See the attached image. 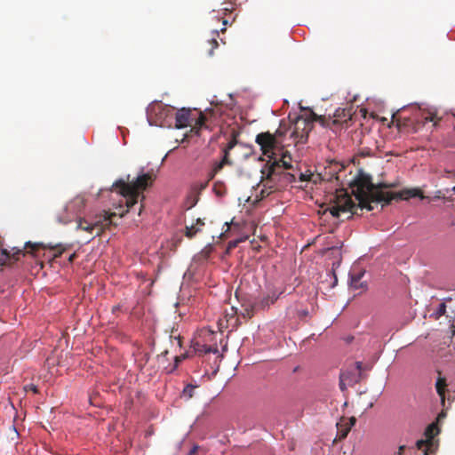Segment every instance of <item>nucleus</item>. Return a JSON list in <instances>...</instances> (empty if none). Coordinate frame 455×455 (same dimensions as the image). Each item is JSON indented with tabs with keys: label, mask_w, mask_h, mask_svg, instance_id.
<instances>
[{
	"label": "nucleus",
	"mask_w": 455,
	"mask_h": 455,
	"mask_svg": "<svg viewBox=\"0 0 455 455\" xmlns=\"http://www.w3.org/2000/svg\"><path fill=\"white\" fill-rule=\"evenodd\" d=\"M217 172H215L212 169L211 170V172L208 173V180H212L214 179V177L216 176Z\"/></svg>",
	"instance_id": "e433bc0d"
},
{
	"label": "nucleus",
	"mask_w": 455,
	"mask_h": 455,
	"mask_svg": "<svg viewBox=\"0 0 455 455\" xmlns=\"http://www.w3.org/2000/svg\"><path fill=\"white\" fill-rule=\"evenodd\" d=\"M320 179V175L319 174H313V173H300V176H299V180L300 181H312L314 183H316L317 180Z\"/></svg>",
	"instance_id": "b1692460"
},
{
	"label": "nucleus",
	"mask_w": 455,
	"mask_h": 455,
	"mask_svg": "<svg viewBox=\"0 0 455 455\" xmlns=\"http://www.w3.org/2000/svg\"><path fill=\"white\" fill-rule=\"evenodd\" d=\"M440 119L436 110L422 108L415 104L403 107L392 116V123L399 129H408L412 132L416 131V124L433 122L436 125Z\"/></svg>",
	"instance_id": "f03ea898"
},
{
	"label": "nucleus",
	"mask_w": 455,
	"mask_h": 455,
	"mask_svg": "<svg viewBox=\"0 0 455 455\" xmlns=\"http://www.w3.org/2000/svg\"><path fill=\"white\" fill-rule=\"evenodd\" d=\"M423 451V455H430V452H433L434 451H428V450H421Z\"/></svg>",
	"instance_id": "37998d69"
},
{
	"label": "nucleus",
	"mask_w": 455,
	"mask_h": 455,
	"mask_svg": "<svg viewBox=\"0 0 455 455\" xmlns=\"http://www.w3.org/2000/svg\"><path fill=\"white\" fill-rule=\"evenodd\" d=\"M356 367H357V369H359V370H360V369H361V367H362V363H361V362H357V363H356Z\"/></svg>",
	"instance_id": "a18cd8bd"
},
{
	"label": "nucleus",
	"mask_w": 455,
	"mask_h": 455,
	"mask_svg": "<svg viewBox=\"0 0 455 455\" xmlns=\"http://www.w3.org/2000/svg\"><path fill=\"white\" fill-rule=\"evenodd\" d=\"M364 272H359L357 274H351L350 275V285L354 289H360L363 288L364 285L363 283H361V278L363 276Z\"/></svg>",
	"instance_id": "aec40b11"
},
{
	"label": "nucleus",
	"mask_w": 455,
	"mask_h": 455,
	"mask_svg": "<svg viewBox=\"0 0 455 455\" xmlns=\"http://www.w3.org/2000/svg\"><path fill=\"white\" fill-rule=\"evenodd\" d=\"M453 191H455V187L452 188Z\"/></svg>",
	"instance_id": "5fc2aeb1"
},
{
	"label": "nucleus",
	"mask_w": 455,
	"mask_h": 455,
	"mask_svg": "<svg viewBox=\"0 0 455 455\" xmlns=\"http://www.w3.org/2000/svg\"><path fill=\"white\" fill-rule=\"evenodd\" d=\"M438 378L435 383V388L438 395L441 397L443 403L444 402V394L447 387L446 379L441 376V372L438 371Z\"/></svg>",
	"instance_id": "6ab92c4d"
},
{
	"label": "nucleus",
	"mask_w": 455,
	"mask_h": 455,
	"mask_svg": "<svg viewBox=\"0 0 455 455\" xmlns=\"http://www.w3.org/2000/svg\"><path fill=\"white\" fill-rule=\"evenodd\" d=\"M239 242L240 240L230 241L228 243L226 252L229 253L231 250L235 249L238 245Z\"/></svg>",
	"instance_id": "cd10ccee"
},
{
	"label": "nucleus",
	"mask_w": 455,
	"mask_h": 455,
	"mask_svg": "<svg viewBox=\"0 0 455 455\" xmlns=\"http://www.w3.org/2000/svg\"><path fill=\"white\" fill-rule=\"evenodd\" d=\"M60 221L63 222V223H68V221H70V219H65V220H60Z\"/></svg>",
	"instance_id": "49530a36"
},
{
	"label": "nucleus",
	"mask_w": 455,
	"mask_h": 455,
	"mask_svg": "<svg viewBox=\"0 0 455 455\" xmlns=\"http://www.w3.org/2000/svg\"><path fill=\"white\" fill-rule=\"evenodd\" d=\"M314 122H319L322 126H329V123H326V116H318L311 109H305L304 113L296 119L293 131L291 133L295 144L307 142Z\"/></svg>",
	"instance_id": "20e7f679"
},
{
	"label": "nucleus",
	"mask_w": 455,
	"mask_h": 455,
	"mask_svg": "<svg viewBox=\"0 0 455 455\" xmlns=\"http://www.w3.org/2000/svg\"><path fill=\"white\" fill-rule=\"evenodd\" d=\"M284 170L275 158H274L271 164L267 163L261 170V182L264 188L273 189L274 184L276 183L278 178H281L282 174L285 172Z\"/></svg>",
	"instance_id": "1a4fd4ad"
},
{
	"label": "nucleus",
	"mask_w": 455,
	"mask_h": 455,
	"mask_svg": "<svg viewBox=\"0 0 455 455\" xmlns=\"http://www.w3.org/2000/svg\"><path fill=\"white\" fill-rule=\"evenodd\" d=\"M197 347H195V350L203 353V354H209V353H217L218 348H212L210 346L203 345L200 346L199 344H196Z\"/></svg>",
	"instance_id": "393cba45"
},
{
	"label": "nucleus",
	"mask_w": 455,
	"mask_h": 455,
	"mask_svg": "<svg viewBox=\"0 0 455 455\" xmlns=\"http://www.w3.org/2000/svg\"><path fill=\"white\" fill-rule=\"evenodd\" d=\"M224 166H225V165H224V164L220 161V162H217V163H215V164H213V166H212V170H213L215 172H217V173H218L219 172H220V171L223 169V167H224Z\"/></svg>",
	"instance_id": "7c9ffc66"
},
{
	"label": "nucleus",
	"mask_w": 455,
	"mask_h": 455,
	"mask_svg": "<svg viewBox=\"0 0 455 455\" xmlns=\"http://www.w3.org/2000/svg\"><path fill=\"white\" fill-rule=\"evenodd\" d=\"M174 360H175V364H174V366L172 367V369L171 370V371H172L173 370H175V369L178 367V364L182 361V360H181V356H180V355H176V356H175V358H174Z\"/></svg>",
	"instance_id": "72a5a7b5"
},
{
	"label": "nucleus",
	"mask_w": 455,
	"mask_h": 455,
	"mask_svg": "<svg viewBox=\"0 0 455 455\" xmlns=\"http://www.w3.org/2000/svg\"><path fill=\"white\" fill-rule=\"evenodd\" d=\"M168 354V351L165 350L161 355H158V360H161L164 356H165Z\"/></svg>",
	"instance_id": "a19ab883"
},
{
	"label": "nucleus",
	"mask_w": 455,
	"mask_h": 455,
	"mask_svg": "<svg viewBox=\"0 0 455 455\" xmlns=\"http://www.w3.org/2000/svg\"><path fill=\"white\" fill-rule=\"evenodd\" d=\"M237 141H236V139L235 137H233L228 143V145L226 146V148H224V152H228L235 148V146L236 145Z\"/></svg>",
	"instance_id": "bb28decb"
},
{
	"label": "nucleus",
	"mask_w": 455,
	"mask_h": 455,
	"mask_svg": "<svg viewBox=\"0 0 455 455\" xmlns=\"http://www.w3.org/2000/svg\"><path fill=\"white\" fill-rule=\"evenodd\" d=\"M412 197H419L421 199H424L425 196H423L421 190L419 188H407L403 189L397 193L393 192H386V193H378L376 195V198L378 202H383L385 204H388L393 200L397 199H403L407 200Z\"/></svg>",
	"instance_id": "9b49d317"
},
{
	"label": "nucleus",
	"mask_w": 455,
	"mask_h": 455,
	"mask_svg": "<svg viewBox=\"0 0 455 455\" xmlns=\"http://www.w3.org/2000/svg\"><path fill=\"white\" fill-rule=\"evenodd\" d=\"M212 18H213V19H215V20H220V17L219 16V12H218L216 15H214ZM221 20H222V24H223L224 26L228 25V20L227 19H225L224 17H221Z\"/></svg>",
	"instance_id": "473e14b6"
},
{
	"label": "nucleus",
	"mask_w": 455,
	"mask_h": 455,
	"mask_svg": "<svg viewBox=\"0 0 455 455\" xmlns=\"http://www.w3.org/2000/svg\"><path fill=\"white\" fill-rule=\"evenodd\" d=\"M445 310H446L445 304L444 303L440 304L439 308H438L439 315H443L445 313Z\"/></svg>",
	"instance_id": "f704fd0d"
},
{
	"label": "nucleus",
	"mask_w": 455,
	"mask_h": 455,
	"mask_svg": "<svg viewBox=\"0 0 455 455\" xmlns=\"http://www.w3.org/2000/svg\"><path fill=\"white\" fill-rule=\"evenodd\" d=\"M212 35V38L208 41V44L211 46V48L208 52V54L210 56H212L213 54V50L219 46V43L217 41V37H219V31L213 30Z\"/></svg>",
	"instance_id": "5701e85b"
},
{
	"label": "nucleus",
	"mask_w": 455,
	"mask_h": 455,
	"mask_svg": "<svg viewBox=\"0 0 455 455\" xmlns=\"http://www.w3.org/2000/svg\"><path fill=\"white\" fill-rule=\"evenodd\" d=\"M207 185L208 181L205 183L196 184L192 188L191 192L187 198V203L188 204V209H191L197 204L201 191L205 189Z\"/></svg>",
	"instance_id": "dca6fc26"
},
{
	"label": "nucleus",
	"mask_w": 455,
	"mask_h": 455,
	"mask_svg": "<svg viewBox=\"0 0 455 455\" xmlns=\"http://www.w3.org/2000/svg\"><path fill=\"white\" fill-rule=\"evenodd\" d=\"M144 358H145V361L147 362L148 360V354H145L144 355Z\"/></svg>",
	"instance_id": "09e8293b"
},
{
	"label": "nucleus",
	"mask_w": 455,
	"mask_h": 455,
	"mask_svg": "<svg viewBox=\"0 0 455 455\" xmlns=\"http://www.w3.org/2000/svg\"><path fill=\"white\" fill-rule=\"evenodd\" d=\"M44 248V246L43 243L27 242L23 249L13 247L12 251H8L6 249H3L2 243H0V267L4 265H12L18 261L21 255L24 256L26 254L24 250L30 249V251L28 252L35 253L39 249Z\"/></svg>",
	"instance_id": "423d86ee"
},
{
	"label": "nucleus",
	"mask_w": 455,
	"mask_h": 455,
	"mask_svg": "<svg viewBox=\"0 0 455 455\" xmlns=\"http://www.w3.org/2000/svg\"><path fill=\"white\" fill-rule=\"evenodd\" d=\"M439 432L437 427L435 424H431L427 427L426 429V436L427 440H419L416 443V446L419 450H428V451H434L435 447V441L434 436L437 435Z\"/></svg>",
	"instance_id": "f8f14e48"
},
{
	"label": "nucleus",
	"mask_w": 455,
	"mask_h": 455,
	"mask_svg": "<svg viewBox=\"0 0 455 455\" xmlns=\"http://www.w3.org/2000/svg\"><path fill=\"white\" fill-rule=\"evenodd\" d=\"M256 143L260 147L262 154L270 159H274L275 149L283 147L282 141L269 132L259 133L255 139Z\"/></svg>",
	"instance_id": "9d476101"
},
{
	"label": "nucleus",
	"mask_w": 455,
	"mask_h": 455,
	"mask_svg": "<svg viewBox=\"0 0 455 455\" xmlns=\"http://www.w3.org/2000/svg\"><path fill=\"white\" fill-rule=\"evenodd\" d=\"M220 31H221L222 33H224V32L226 31V28H222L220 29Z\"/></svg>",
	"instance_id": "864d4df0"
},
{
	"label": "nucleus",
	"mask_w": 455,
	"mask_h": 455,
	"mask_svg": "<svg viewBox=\"0 0 455 455\" xmlns=\"http://www.w3.org/2000/svg\"><path fill=\"white\" fill-rule=\"evenodd\" d=\"M224 166H225V165H224V164L220 161V162H217V163H215V164H213V166H212V170H213L215 172H217V173H218L219 172H220V171L223 169V167H224Z\"/></svg>",
	"instance_id": "c756f323"
},
{
	"label": "nucleus",
	"mask_w": 455,
	"mask_h": 455,
	"mask_svg": "<svg viewBox=\"0 0 455 455\" xmlns=\"http://www.w3.org/2000/svg\"><path fill=\"white\" fill-rule=\"evenodd\" d=\"M85 206V198L83 196H76L65 206L64 211L67 216H76L82 212Z\"/></svg>",
	"instance_id": "2eb2a0df"
},
{
	"label": "nucleus",
	"mask_w": 455,
	"mask_h": 455,
	"mask_svg": "<svg viewBox=\"0 0 455 455\" xmlns=\"http://www.w3.org/2000/svg\"><path fill=\"white\" fill-rule=\"evenodd\" d=\"M277 161L285 170H289V169L292 168V165L291 163V156L287 151L283 153L281 158Z\"/></svg>",
	"instance_id": "412c9836"
},
{
	"label": "nucleus",
	"mask_w": 455,
	"mask_h": 455,
	"mask_svg": "<svg viewBox=\"0 0 455 455\" xmlns=\"http://www.w3.org/2000/svg\"><path fill=\"white\" fill-rule=\"evenodd\" d=\"M295 176L290 172H285L282 174L281 178H278L276 183L274 184V188L277 189L281 187H285L295 181Z\"/></svg>",
	"instance_id": "a211bd4d"
},
{
	"label": "nucleus",
	"mask_w": 455,
	"mask_h": 455,
	"mask_svg": "<svg viewBox=\"0 0 455 455\" xmlns=\"http://www.w3.org/2000/svg\"><path fill=\"white\" fill-rule=\"evenodd\" d=\"M352 118V110L351 108H338L333 114V116L326 117V123H329L328 128H331L337 124H346L347 121Z\"/></svg>",
	"instance_id": "ddd939ff"
},
{
	"label": "nucleus",
	"mask_w": 455,
	"mask_h": 455,
	"mask_svg": "<svg viewBox=\"0 0 455 455\" xmlns=\"http://www.w3.org/2000/svg\"><path fill=\"white\" fill-rule=\"evenodd\" d=\"M197 449H198V447H197V446H194V447L190 450V451H189L188 455H197Z\"/></svg>",
	"instance_id": "4c0bfd02"
},
{
	"label": "nucleus",
	"mask_w": 455,
	"mask_h": 455,
	"mask_svg": "<svg viewBox=\"0 0 455 455\" xmlns=\"http://www.w3.org/2000/svg\"><path fill=\"white\" fill-rule=\"evenodd\" d=\"M404 449V446H400L399 447V454H401V451Z\"/></svg>",
	"instance_id": "8fccbe9b"
},
{
	"label": "nucleus",
	"mask_w": 455,
	"mask_h": 455,
	"mask_svg": "<svg viewBox=\"0 0 455 455\" xmlns=\"http://www.w3.org/2000/svg\"><path fill=\"white\" fill-rule=\"evenodd\" d=\"M197 387V386H195V385H192V384H188L187 385L182 393H181V395L180 397L185 399V400H189L191 399L193 396H194V393H195V390L196 388Z\"/></svg>",
	"instance_id": "4be33fe9"
},
{
	"label": "nucleus",
	"mask_w": 455,
	"mask_h": 455,
	"mask_svg": "<svg viewBox=\"0 0 455 455\" xmlns=\"http://www.w3.org/2000/svg\"><path fill=\"white\" fill-rule=\"evenodd\" d=\"M232 10H233V7L231 9L224 8L221 11H222L223 14L226 15L228 12H230Z\"/></svg>",
	"instance_id": "ea45409f"
},
{
	"label": "nucleus",
	"mask_w": 455,
	"mask_h": 455,
	"mask_svg": "<svg viewBox=\"0 0 455 455\" xmlns=\"http://www.w3.org/2000/svg\"><path fill=\"white\" fill-rule=\"evenodd\" d=\"M395 187V183H379L375 185L371 182L370 176L360 174L351 183L352 193L358 201V204H356L347 192L341 191L336 195L333 204L328 210L336 218H339L341 213H349V216L357 214L356 211L358 208L371 211L373 210L371 203H379L376 195L378 193H386L383 191L384 188Z\"/></svg>",
	"instance_id": "f257e3e1"
},
{
	"label": "nucleus",
	"mask_w": 455,
	"mask_h": 455,
	"mask_svg": "<svg viewBox=\"0 0 455 455\" xmlns=\"http://www.w3.org/2000/svg\"><path fill=\"white\" fill-rule=\"evenodd\" d=\"M148 113L150 118L156 116L155 122L160 126H171L173 120L174 108L161 102L152 104Z\"/></svg>",
	"instance_id": "6e6552de"
},
{
	"label": "nucleus",
	"mask_w": 455,
	"mask_h": 455,
	"mask_svg": "<svg viewBox=\"0 0 455 455\" xmlns=\"http://www.w3.org/2000/svg\"><path fill=\"white\" fill-rule=\"evenodd\" d=\"M178 344H179L180 346H181V340H180V338H179V339H178Z\"/></svg>",
	"instance_id": "603ef678"
},
{
	"label": "nucleus",
	"mask_w": 455,
	"mask_h": 455,
	"mask_svg": "<svg viewBox=\"0 0 455 455\" xmlns=\"http://www.w3.org/2000/svg\"><path fill=\"white\" fill-rule=\"evenodd\" d=\"M118 180L112 185V188L125 197L126 212H128L137 203L140 196V192L150 187L155 180L152 173H141L134 180Z\"/></svg>",
	"instance_id": "7ed1b4c3"
},
{
	"label": "nucleus",
	"mask_w": 455,
	"mask_h": 455,
	"mask_svg": "<svg viewBox=\"0 0 455 455\" xmlns=\"http://www.w3.org/2000/svg\"><path fill=\"white\" fill-rule=\"evenodd\" d=\"M180 356H181V360H184L187 357H188V353H184V354L180 355Z\"/></svg>",
	"instance_id": "c03bdc74"
},
{
	"label": "nucleus",
	"mask_w": 455,
	"mask_h": 455,
	"mask_svg": "<svg viewBox=\"0 0 455 455\" xmlns=\"http://www.w3.org/2000/svg\"><path fill=\"white\" fill-rule=\"evenodd\" d=\"M355 422L356 419L355 417H350L349 419L341 418L336 425L337 436L334 439V442L345 439L350 432L351 427L355 426Z\"/></svg>",
	"instance_id": "4468645a"
},
{
	"label": "nucleus",
	"mask_w": 455,
	"mask_h": 455,
	"mask_svg": "<svg viewBox=\"0 0 455 455\" xmlns=\"http://www.w3.org/2000/svg\"><path fill=\"white\" fill-rule=\"evenodd\" d=\"M76 257V253L71 254L68 258V261L73 262V260L75 259Z\"/></svg>",
	"instance_id": "79ce46f5"
},
{
	"label": "nucleus",
	"mask_w": 455,
	"mask_h": 455,
	"mask_svg": "<svg viewBox=\"0 0 455 455\" xmlns=\"http://www.w3.org/2000/svg\"><path fill=\"white\" fill-rule=\"evenodd\" d=\"M54 249L58 251L54 254V257H60L63 253V251H65V248L62 247L61 245L56 246V247H54Z\"/></svg>",
	"instance_id": "2f4dec72"
},
{
	"label": "nucleus",
	"mask_w": 455,
	"mask_h": 455,
	"mask_svg": "<svg viewBox=\"0 0 455 455\" xmlns=\"http://www.w3.org/2000/svg\"><path fill=\"white\" fill-rule=\"evenodd\" d=\"M406 116H411V111H408V112H405L404 114Z\"/></svg>",
	"instance_id": "de8ad7c7"
},
{
	"label": "nucleus",
	"mask_w": 455,
	"mask_h": 455,
	"mask_svg": "<svg viewBox=\"0 0 455 455\" xmlns=\"http://www.w3.org/2000/svg\"><path fill=\"white\" fill-rule=\"evenodd\" d=\"M228 156H229L228 152H224L223 158L220 161L224 165H227V164L231 165L232 164V162L228 158Z\"/></svg>",
	"instance_id": "c85d7f7f"
},
{
	"label": "nucleus",
	"mask_w": 455,
	"mask_h": 455,
	"mask_svg": "<svg viewBox=\"0 0 455 455\" xmlns=\"http://www.w3.org/2000/svg\"><path fill=\"white\" fill-rule=\"evenodd\" d=\"M116 213H105L103 218H100V220H94V221H89L86 219L79 218L77 220V225L76 228L80 230H84L90 235H92V238L95 236L100 235L106 227H108L110 224V216H116Z\"/></svg>",
	"instance_id": "0eeeda50"
},
{
	"label": "nucleus",
	"mask_w": 455,
	"mask_h": 455,
	"mask_svg": "<svg viewBox=\"0 0 455 455\" xmlns=\"http://www.w3.org/2000/svg\"><path fill=\"white\" fill-rule=\"evenodd\" d=\"M274 135L276 136L277 140H279V138L283 135V132L281 131V129H278Z\"/></svg>",
	"instance_id": "58836bf2"
},
{
	"label": "nucleus",
	"mask_w": 455,
	"mask_h": 455,
	"mask_svg": "<svg viewBox=\"0 0 455 455\" xmlns=\"http://www.w3.org/2000/svg\"><path fill=\"white\" fill-rule=\"evenodd\" d=\"M204 222L201 219H197L196 224L186 227L185 235L188 238H193L198 232L202 230Z\"/></svg>",
	"instance_id": "f3484780"
},
{
	"label": "nucleus",
	"mask_w": 455,
	"mask_h": 455,
	"mask_svg": "<svg viewBox=\"0 0 455 455\" xmlns=\"http://www.w3.org/2000/svg\"><path fill=\"white\" fill-rule=\"evenodd\" d=\"M28 389L31 390L35 394L38 393V389H37L36 386H35L33 384L28 385Z\"/></svg>",
	"instance_id": "c9c22d12"
},
{
	"label": "nucleus",
	"mask_w": 455,
	"mask_h": 455,
	"mask_svg": "<svg viewBox=\"0 0 455 455\" xmlns=\"http://www.w3.org/2000/svg\"><path fill=\"white\" fill-rule=\"evenodd\" d=\"M215 191H216V194H217V195H221V194H220V189H218V190L216 189Z\"/></svg>",
	"instance_id": "3c124183"
},
{
	"label": "nucleus",
	"mask_w": 455,
	"mask_h": 455,
	"mask_svg": "<svg viewBox=\"0 0 455 455\" xmlns=\"http://www.w3.org/2000/svg\"><path fill=\"white\" fill-rule=\"evenodd\" d=\"M174 126L178 129L193 126L194 129L200 130L207 128V117L204 113L200 112L197 117H193L192 113L188 109L182 108L179 111L174 110L173 114Z\"/></svg>",
	"instance_id": "39448f33"
},
{
	"label": "nucleus",
	"mask_w": 455,
	"mask_h": 455,
	"mask_svg": "<svg viewBox=\"0 0 455 455\" xmlns=\"http://www.w3.org/2000/svg\"><path fill=\"white\" fill-rule=\"evenodd\" d=\"M275 300H276L275 297L267 296L260 300L259 307L264 308L266 307H268L270 304H274Z\"/></svg>",
	"instance_id": "a878e982"
}]
</instances>
